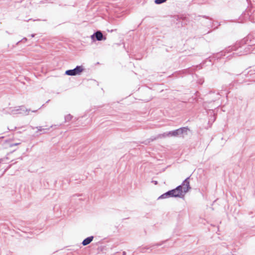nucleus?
I'll list each match as a JSON object with an SVG mask.
<instances>
[{
	"label": "nucleus",
	"mask_w": 255,
	"mask_h": 255,
	"mask_svg": "<svg viewBox=\"0 0 255 255\" xmlns=\"http://www.w3.org/2000/svg\"><path fill=\"white\" fill-rule=\"evenodd\" d=\"M95 36L98 40H101L103 39V34L101 31H97L95 33Z\"/></svg>",
	"instance_id": "423d86ee"
},
{
	"label": "nucleus",
	"mask_w": 255,
	"mask_h": 255,
	"mask_svg": "<svg viewBox=\"0 0 255 255\" xmlns=\"http://www.w3.org/2000/svg\"><path fill=\"white\" fill-rule=\"evenodd\" d=\"M83 68L81 66H77L73 70H67L65 72L66 74L70 76H75L80 74L83 71Z\"/></svg>",
	"instance_id": "f03ea898"
},
{
	"label": "nucleus",
	"mask_w": 255,
	"mask_h": 255,
	"mask_svg": "<svg viewBox=\"0 0 255 255\" xmlns=\"http://www.w3.org/2000/svg\"><path fill=\"white\" fill-rule=\"evenodd\" d=\"M165 0H155V2L156 3L160 4L161 3L165 2Z\"/></svg>",
	"instance_id": "6e6552de"
},
{
	"label": "nucleus",
	"mask_w": 255,
	"mask_h": 255,
	"mask_svg": "<svg viewBox=\"0 0 255 255\" xmlns=\"http://www.w3.org/2000/svg\"><path fill=\"white\" fill-rule=\"evenodd\" d=\"M181 187V190H183V193L184 194L188 192L190 189L189 181L188 179H185L182 183L181 185H180Z\"/></svg>",
	"instance_id": "7ed1b4c3"
},
{
	"label": "nucleus",
	"mask_w": 255,
	"mask_h": 255,
	"mask_svg": "<svg viewBox=\"0 0 255 255\" xmlns=\"http://www.w3.org/2000/svg\"><path fill=\"white\" fill-rule=\"evenodd\" d=\"M188 129L186 128H180L176 130L173 131L170 133L171 136H176L179 135V134L182 133L184 131H187Z\"/></svg>",
	"instance_id": "20e7f679"
},
{
	"label": "nucleus",
	"mask_w": 255,
	"mask_h": 255,
	"mask_svg": "<svg viewBox=\"0 0 255 255\" xmlns=\"http://www.w3.org/2000/svg\"><path fill=\"white\" fill-rule=\"evenodd\" d=\"M94 237L93 236H91L89 237H88L86 239H85L83 242L82 244L83 246H86L89 244L93 240Z\"/></svg>",
	"instance_id": "39448f33"
},
{
	"label": "nucleus",
	"mask_w": 255,
	"mask_h": 255,
	"mask_svg": "<svg viewBox=\"0 0 255 255\" xmlns=\"http://www.w3.org/2000/svg\"><path fill=\"white\" fill-rule=\"evenodd\" d=\"M168 197H170V193H168V191L162 195H161L159 197V199H164V198H167Z\"/></svg>",
	"instance_id": "0eeeda50"
},
{
	"label": "nucleus",
	"mask_w": 255,
	"mask_h": 255,
	"mask_svg": "<svg viewBox=\"0 0 255 255\" xmlns=\"http://www.w3.org/2000/svg\"><path fill=\"white\" fill-rule=\"evenodd\" d=\"M168 193L170 194V197H180L184 194L183 190H181V187L179 186L175 189L169 191Z\"/></svg>",
	"instance_id": "f257e3e1"
}]
</instances>
